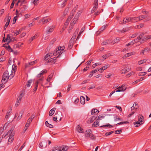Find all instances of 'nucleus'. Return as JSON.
<instances>
[{
	"label": "nucleus",
	"mask_w": 151,
	"mask_h": 151,
	"mask_svg": "<svg viewBox=\"0 0 151 151\" xmlns=\"http://www.w3.org/2000/svg\"><path fill=\"white\" fill-rule=\"evenodd\" d=\"M65 48V47L64 46L58 47V48H57L52 53L53 55L56 56L59 54V55L57 56V58L59 57L60 55L63 53V51Z\"/></svg>",
	"instance_id": "1"
},
{
	"label": "nucleus",
	"mask_w": 151,
	"mask_h": 151,
	"mask_svg": "<svg viewBox=\"0 0 151 151\" xmlns=\"http://www.w3.org/2000/svg\"><path fill=\"white\" fill-rule=\"evenodd\" d=\"M12 78H11V74L9 76L8 71L6 70L3 74L1 81L4 82V83H5L7 82L8 79H11Z\"/></svg>",
	"instance_id": "2"
},
{
	"label": "nucleus",
	"mask_w": 151,
	"mask_h": 151,
	"mask_svg": "<svg viewBox=\"0 0 151 151\" xmlns=\"http://www.w3.org/2000/svg\"><path fill=\"white\" fill-rule=\"evenodd\" d=\"M126 87L125 86H124L122 85L121 86H119L115 89V90L111 92L110 93L109 96H111L115 92H118L121 91H124L126 90Z\"/></svg>",
	"instance_id": "3"
},
{
	"label": "nucleus",
	"mask_w": 151,
	"mask_h": 151,
	"mask_svg": "<svg viewBox=\"0 0 151 151\" xmlns=\"http://www.w3.org/2000/svg\"><path fill=\"white\" fill-rule=\"evenodd\" d=\"M131 19H118V22L120 24H124L129 22Z\"/></svg>",
	"instance_id": "4"
},
{
	"label": "nucleus",
	"mask_w": 151,
	"mask_h": 151,
	"mask_svg": "<svg viewBox=\"0 0 151 151\" xmlns=\"http://www.w3.org/2000/svg\"><path fill=\"white\" fill-rule=\"evenodd\" d=\"M16 70V66L13 65L12 67V73L11 74V77L13 78L14 75V73Z\"/></svg>",
	"instance_id": "5"
},
{
	"label": "nucleus",
	"mask_w": 151,
	"mask_h": 151,
	"mask_svg": "<svg viewBox=\"0 0 151 151\" xmlns=\"http://www.w3.org/2000/svg\"><path fill=\"white\" fill-rule=\"evenodd\" d=\"M68 149L67 146L63 145L60 147L58 151H66Z\"/></svg>",
	"instance_id": "6"
},
{
	"label": "nucleus",
	"mask_w": 151,
	"mask_h": 151,
	"mask_svg": "<svg viewBox=\"0 0 151 151\" xmlns=\"http://www.w3.org/2000/svg\"><path fill=\"white\" fill-rule=\"evenodd\" d=\"M77 7H78L77 6H76L72 10V12L70 13V15L69 17V19H72V18L73 17V16L74 15V14L75 12L76 11L77 9Z\"/></svg>",
	"instance_id": "7"
},
{
	"label": "nucleus",
	"mask_w": 151,
	"mask_h": 151,
	"mask_svg": "<svg viewBox=\"0 0 151 151\" xmlns=\"http://www.w3.org/2000/svg\"><path fill=\"white\" fill-rule=\"evenodd\" d=\"M135 54V52H132L129 53H127L125 54L124 56L122 57L123 59H125L126 58L132 55H134Z\"/></svg>",
	"instance_id": "8"
},
{
	"label": "nucleus",
	"mask_w": 151,
	"mask_h": 151,
	"mask_svg": "<svg viewBox=\"0 0 151 151\" xmlns=\"http://www.w3.org/2000/svg\"><path fill=\"white\" fill-rule=\"evenodd\" d=\"M3 47L6 48L7 50H8L9 52H12L13 50L10 47V46L8 44H4L3 45Z\"/></svg>",
	"instance_id": "9"
},
{
	"label": "nucleus",
	"mask_w": 151,
	"mask_h": 151,
	"mask_svg": "<svg viewBox=\"0 0 151 151\" xmlns=\"http://www.w3.org/2000/svg\"><path fill=\"white\" fill-rule=\"evenodd\" d=\"M138 104L136 103H134L132 106L131 107V110L132 111L134 110L136 111V109L138 108Z\"/></svg>",
	"instance_id": "10"
},
{
	"label": "nucleus",
	"mask_w": 151,
	"mask_h": 151,
	"mask_svg": "<svg viewBox=\"0 0 151 151\" xmlns=\"http://www.w3.org/2000/svg\"><path fill=\"white\" fill-rule=\"evenodd\" d=\"M54 28L55 27L54 26H52L49 27L47 29L46 31V32L48 33L52 32L53 31Z\"/></svg>",
	"instance_id": "11"
},
{
	"label": "nucleus",
	"mask_w": 151,
	"mask_h": 151,
	"mask_svg": "<svg viewBox=\"0 0 151 151\" xmlns=\"http://www.w3.org/2000/svg\"><path fill=\"white\" fill-rule=\"evenodd\" d=\"M43 78H42L37 80L36 83V84L38 85V84H40L42 86H43L42 83L43 81Z\"/></svg>",
	"instance_id": "12"
},
{
	"label": "nucleus",
	"mask_w": 151,
	"mask_h": 151,
	"mask_svg": "<svg viewBox=\"0 0 151 151\" xmlns=\"http://www.w3.org/2000/svg\"><path fill=\"white\" fill-rule=\"evenodd\" d=\"M77 131L79 133H82L83 132V129L80 125H78L76 127Z\"/></svg>",
	"instance_id": "13"
},
{
	"label": "nucleus",
	"mask_w": 151,
	"mask_h": 151,
	"mask_svg": "<svg viewBox=\"0 0 151 151\" xmlns=\"http://www.w3.org/2000/svg\"><path fill=\"white\" fill-rule=\"evenodd\" d=\"M92 132L91 130H86L85 133V136L86 137H89Z\"/></svg>",
	"instance_id": "14"
},
{
	"label": "nucleus",
	"mask_w": 151,
	"mask_h": 151,
	"mask_svg": "<svg viewBox=\"0 0 151 151\" xmlns=\"http://www.w3.org/2000/svg\"><path fill=\"white\" fill-rule=\"evenodd\" d=\"M99 122L96 119V121L94 122L92 125L93 127H96L99 125Z\"/></svg>",
	"instance_id": "15"
},
{
	"label": "nucleus",
	"mask_w": 151,
	"mask_h": 151,
	"mask_svg": "<svg viewBox=\"0 0 151 151\" xmlns=\"http://www.w3.org/2000/svg\"><path fill=\"white\" fill-rule=\"evenodd\" d=\"M24 93L23 92H22L20 93V96L17 99V102L18 103H20L21 99H22L23 96H24Z\"/></svg>",
	"instance_id": "16"
},
{
	"label": "nucleus",
	"mask_w": 151,
	"mask_h": 151,
	"mask_svg": "<svg viewBox=\"0 0 151 151\" xmlns=\"http://www.w3.org/2000/svg\"><path fill=\"white\" fill-rule=\"evenodd\" d=\"M56 108H54L52 109L49 111V114L50 116H52L53 114H54L55 111L56 109Z\"/></svg>",
	"instance_id": "17"
},
{
	"label": "nucleus",
	"mask_w": 151,
	"mask_h": 151,
	"mask_svg": "<svg viewBox=\"0 0 151 151\" xmlns=\"http://www.w3.org/2000/svg\"><path fill=\"white\" fill-rule=\"evenodd\" d=\"M14 135L12 134L11 136H9V138L8 140V145L10 144L9 142H12L14 140Z\"/></svg>",
	"instance_id": "18"
},
{
	"label": "nucleus",
	"mask_w": 151,
	"mask_h": 151,
	"mask_svg": "<svg viewBox=\"0 0 151 151\" xmlns=\"http://www.w3.org/2000/svg\"><path fill=\"white\" fill-rule=\"evenodd\" d=\"M129 30V29L128 28H124L122 30H119L118 32L122 33L126 32H128Z\"/></svg>",
	"instance_id": "19"
},
{
	"label": "nucleus",
	"mask_w": 151,
	"mask_h": 151,
	"mask_svg": "<svg viewBox=\"0 0 151 151\" xmlns=\"http://www.w3.org/2000/svg\"><path fill=\"white\" fill-rule=\"evenodd\" d=\"M106 28V26L105 25L103 26L97 32V33L98 34H99L101 32L103 31Z\"/></svg>",
	"instance_id": "20"
},
{
	"label": "nucleus",
	"mask_w": 151,
	"mask_h": 151,
	"mask_svg": "<svg viewBox=\"0 0 151 151\" xmlns=\"http://www.w3.org/2000/svg\"><path fill=\"white\" fill-rule=\"evenodd\" d=\"M150 39H151V35L145 36L144 38L142 39V41H141V43H142L144 41Z\"/></svg>",
	"instance_id": "21"
},
{
	"label": "nucleus",
	"mask_w": 151,
	"mask_h": 151,
	"mask_svg": "<svg viewBox=\"0 0 151 151\" xmlns=\"http://www.w3.org/2000/svg\"><path fill=\"white\" fill-rule=\"evenodd\" d=\"M13 128H12L11 129L7 132V134H6V135L5 136H6V135H9V136H10L11 135H12V134H13V135H14V133H13Z\"/></svg>",
	"instance_id": "22"
},
{
	"label": "nucleus",
	"mask_w": 151,
	"mask_h": 151,
	"mask_svg": "<svg viewBox=\"0 0 151 151\" xmlns=\"http://www.w3.org/2000/svg\"><path fill=\"white\" fill-rule=\"evenodd\" d=\"M13 128H12L11 129L7 132V134H6V135L5 136H6V135H9V136H10L11 135H12V134H13V135H14V133H13Z\"/></svg>",
	"instance_id": "23"
},
{
	"label": "nucleus",
	"mask_w": 151,
	"mask_h": 151,
	"mask_svg": "<svg viewBox=\"0 0 151 151\" xmlns=\"http://www.w3.org/2000/svg\"><path fill=\"white\" fill-rule=\"evenodd\" d=\"M13 128H12L11 129L7 132V134H6V135L5 136H6V135H9V136H10L11 135H12V134H13V135H14V133H13Z\"/></svg>",
	"instance_id": "24"
},
{
	"label": "nucleus",
	"mask_w": 151,
	"mask_h": 151,
	"mask_svg": "<svg viewBox=\"0 0 151 151\" xmlns=\"http://www.w3.org/2000/svg\"><path fill=\"white\" fill-rule=\"evenodd\" d=\"M57 58L56 57V58H53L50 59L48 60L49 62L52 63H55L56 61V59Z\"/></svg>",
	"instance_id": "25"
},
{
	"label": "nucleus",
	"mask_w": 151,
	"mask_h": 151,
	"mask_svg": "<svg viewBox=\"0 0 151 151\" xmlns=\"http://www.w3.org/2000/svg\"><path fill=\"white\" fill-rule=\"evenodd\" d=\"M139 122H142L144 120V118L143 116L141 114H139L138 116Z\"/></svg>",
	"instance_id": "26"
},
{
	"label": "nucleus",
	"mask_w": 151,
	"mask_h": 151,
	"mask_svg": "<svg viewBox=\"0 0 151 151\" xmlns=\"http://www.w3.org/2000/svg\"><path fill=\"white\" fill-rule=\"evenodd\" d=\"M150 49L149 48L147 47L145 48L141 51V52H140V54L142 55H144V52H145L146 51H150Z\"/></svg>",
	"instance_id": "27"
},
{
	"label": "nucleus",
	"mask_w": 151,
	"mask_h": 151,
	"mask_svg": "<svg viewBox=\"0 0 151 151\" xmlns=\"http://www.w3.org/2000/svg\"><path fill=\"white\" fill-rule=\"evenodd\" d=\"M81 103V104H84L85 102V99L83 96H81L80 97Z\"/></svg>",
	"instance_id": "28"
},
{
	"label": "nucleus",
	"mask_w": 151,
	"mask_h": 151,
	"mask_svg": "<svg viewBox=\"0 0 151 151\" xmlns=\"http://www.w3.org/2000/svg\"><path fill=\"white\" fill-rule=\"evenodd\" d=\"M142 122H139V120L138 121L135 122H134V124L135 126L136 127H138L140 125L142 124Z\"/></svg>",
	"instance_id": "29"
},
{
	"label": "nucleus",
	"mask_w": 151,
	"mask_h": 151,
	"mask_svg": "<svg viewBox=\"0 0 151 151\" xmlns=\"http://www.w3.org/2000/svg\"><path fill=\"white\" fill-rule=\"evenodd\" d=\"M111 56V54L110 53H108L106 54L103 55L102 56V57L103 58H104V59H103L102 60H104L105 59H106L107 58Z\"/></svg>",
	"instance_id": "30"
},
{
	"label": "nucleus",
	"mask_w": 151,
	"mask_h": 151,
	"mask_svg": "<svg viewBox=\"0 0 151 151\" xmlns=\"http://www.w3.org/2000/svg\"><path fill=\"white\" fill-rule=\"evenodd\" d=\"M111 40H106V41L103 42L102 43L101 45H106L108 44H109L110 43Z\"/></svg>",
	"instance_id": "31"
},
{
	"label": "nucleus",
	"mask_w": 151,
	"mask_h": 151,
	"mask_svg": "<svg viewBox=\"0 0 151 151\" xmlns=\"http://www.w3.org/2000/svg\"><path fill=\"white\" fill-rule=\"evenodd\" d=\"M70 19H67L66 22L65 23V24L63 28V30H64L68 25V23L70 22Z\"/></svg>",
	"instance_id": "32"
},
{
	"label": "nucleus",
	"mask_w": 151,
	"mask_h": 151,
	"mask_svg": "<svg viewBox=\"0 0 151 151\" xmlns=\"http://www.w3.org/2000/svg\"><path fill=\"white\" fill-rule=\"evenodd\" d=\"M23 113V112L22 111H21L19 112V115L17 118V120L19 121L21 119Z\"/></svg>",
	"instance_id": "33"
},
{
	"label": "nucleus",
	"mask_w": 151,
	"mask_h": 151,
	"mask_svg": "<svg viewBox=\"0 0 151 151\" xmlns=\"http://www.w3.org/2000/svg\"><path fill=\"white\" fill-rule=\"evenodd\" d=\"M5 40H6V41L8 43H9L11 41L10 36L9 34L7 35V37L5 39Z\"/></svg>",
	"instance_id": "34"
},
{
	"label": "nucleus",
	"mask_w": 151,
	"mask_h": 151,
	"mask_svg": "<svg viewBox=\"0 0 151 151\" xmlns=\"http://www.w3.org/2000/svg\"><path fill=\"white\" fill-rule=\"evenodd\" d=\"M48 20V19H40L39 21V23H41L42 24L46 23L49 21Z\"/></svg>",
	"instance_id": "35"
},
{
	"label": "nucleus",
	"mask_w": 151,
	"mask_h": 151,
	"mask_svg": "<svg viewBox=\"0 0 151 151\" xmlns=\"http://www.w3.org/2000/svg\"><path fill=\"white\" fill-rule=\"evenodd\" d=\"M99 111L98 110L96 109H93L91 111V114L93 115L94 113H98Z\"/></svg>",
	"instance_id": "36"
},
{
	"label": "nucleus",
	"mask_w": 151,
	"mask_h": 151,
	"mask_svg": "<svg viewBox=\"0 0 151 151\" xmlns=\"http://www.w3.org/2000/svg\"><path fill=\"white\" fill-rule=\"evenodd\" d=\"M77 20L76 19H72L71 21L70 25L73 27L74 24H75L77 22Z\"/></svg>",
	"instance_id": "37"
},
{
	"label": "nucleus",
	"mask_w": 151,
	"mask_h": 151,
	"mask_svg": "<svg viewBox=\"0 0 151 151\" xmlns=\"http://www.w3.org/2000/svg\"><path fill=\"white\" fill-rule=\"evenodd\" d=\"M144 35L143 34H141L140 35L137 37V39L138 40H140L139 42L141 43V41H142V40H141V39L142 38V37Z\"/></svg>",
	"instance_id": "38"
},
{
	"label": "nucleus",
	"mask_w": 151,
	"mask_h": 151,
	"mask_svg": "<svg viewBox=\"0 0 151 151\" xmlns=\"http://www.w3.org/2000/svg\"><path fill=\"white\" fill-rule=\"evenodd\" d=\"M10 19H8L4 27V29H6V28L7 27H8V25L9 24L10 22Z\"/></svg>",
	"instance_id": "39"
},
{
	"label": "nucleus",
	"mask_w": 151,
	"mask_h": 151,
	"mask_svg": "<svg viewBox=\"0 0 151 151\" xmlns=\"http://www.w3.org/2000/svg\"><path fill=\"white\" fill-rule=\"evenodd\" d=\"M81 11H79L77 12V13L76 14V15L75 16V18H74V19H77V18L79 17V16L81 15Z\"/></svg>",
	"instance_id": "40"
},
{
	"label": "nucleus",
	"mask_w": 151,
	"mask_h": 151,
	"mask_svg": "<svg viewBox=\"0 0 151 151\" xmlns=\"http://www.w3.org/2000/svg\"><path fill=\"white\" fill-rule=\"evenodd\" d=\"M127 72L126 68H124L120 71V73L122 74H124Z\"/></svg>",
	"instance_id": "41"
},
{
	"label": "nucleus",
	"mask_w": 151,
	"mask_h": 151,
	"mask_svg": "<svg viewBox=\"0 0 151 151\" xmlns=\"http://www.w3.org/2000/svg\"><path fill=\"white\" fill-rule=\"evenodd\" d=\"M12 112L11 111H8L7 113L6 114V115L5 119H7L9 118V116H10V114H11Z\"/></svg>",
	"instance_id": "42"
},
{
	"label": "nucleus",
	"mask_w": 151,
	"mask_h": 151,
	"mask_svg": "<svg viewBox=\"0 0 151 151\" xmlns=\"http://www.w3.org/2000/svg\"><path fill=\"white\" fill-rule=\"evenodd\" d=\"M104 118V116H101V115H99L98 116L96 117V119H97V120H98L99 121L101 120Z\"/></svg>",
	"instance_id": "43"
},
{
	"label": "nucleus",
	"mask_w": 151,
	"mask_h": 151,
	"mask_svg": "<svg viewBox=\"0 0 151 151\" xmlns=\"http://www.w3.org/2000/svg\"><path fill=\"white\" fill-rule=\"evenodd\" d=\"M45 124L48 127L50 128H52L53 127V126L52 124H50L48 123V122L47 121H46L45 122Z\"/></svg>",
	"instance_id": "44"
},
{
	"label": "nucleus",
	"mask_w": 151,
	"mask_h": 151,
	"mask_svg": "<svg viewBox=\"0 0 151 151\" xmlns=\"http://www.w3.org/2000/svg\"><path fill=\"white\" fill-rule=\"evenodd\" d=\"M109 127V128H111L113 127V126L110 124H108L107 125H103L100 127Z\"/></svg>",
	"instance_id": "45"
},
{
	"label": "nucleus",
	"mask_w": 151,
	"mask_h": 151,
	"mask_svg": "<svg viewBox=\"0 0 151 151\" xmlns=\"http://www.w3.org/2000/svg\"><path fill=\"white\" fill-rule=\"evenodd\" d=\"M73 45V43L72 42H71L70 41V43L69 44V45L68 46V49H69V50L72 47Z\"/></svg>",
	"instance_id": "46"
},
{
	"label": "nucleus",
	"mask_w": 151,
	"mask_h": 151,
	"mask_svg": "<svg viewBox=\"0 0 151 151\" xmlns=\"http://www.w3.org/2000/svg\"><path fill=\"white\" fill-rule=\"evenodd\" d=\"M101 65V63H95L94 64H93L92 65V67L93 68H94L96 66H97V65Z\"/></svg>",
	"instance_id": "47"
},
{
	"label": "nucleus",
	"mask_w": 151,
	"mask_h": 151,
	"mask_svg": "<svg viewBox=\"0 0 151 151\" xmlns=\"http://www.w3.org/2000/svg\"><path fill=\"white\" fill-rule=\"evenodd\" d=\"M96 119V117L94 116H93L91 118H90V122L91 123L93 122L94 120Z\"/></svg>",
	"instance_id": "48"
},
{
	"label": "nucleus",
	"mask_w": 151,
	"mask_h": 151,
	"mask_svg": "<svg viewBox=\"0 0 151 151\" xmlns=\"http://www.w3.org/2000/svg\"><path fill=\"white\" fill-rule=\"evenodd\" d=\"M20 31L19 30H18L15 31L14 32H13V33H14V35H17L21 33Z\"/></svg>",
	"instance_id": "49"
},
{
	"label": "nucleus",
	"mask_w": 151,
	"mask_h": 151,
	"mask_svg": "<svg viewBox=\"0 0 151 151\" xmlns=\"http://www.w3.org/2000/svg\"><path fill=\"white\" fill-rule=\"evenodd\" d=\"M146 62V60L145 59H144L141 60H140L138 62L139 65L143 63H145Z\"/></svg>",
	"instance_id": "50"
},
{
	"label": "nucleus",
	"mask_w": 151,
	"mask_h": 151,
	"mask_svg": "<svg viewBox=\"0 0 151 151\" xmlns=\"http://www.w3.org/2000/svg\"><path fill=\"white\" fill-rule=\"evenodd\" d=\"M51 55L50 54H47L44 57V60H47L49 58H50V57H51Z\"/></svg>",
	"instance_id": "51"
},
{
	"label": "nucleus",
	"mask_w": 151,
	"mask_h": 151,
	"mask_svg": "<svg viewBox=\"0 0 151 151\" xmlns=\"http://www.w3.org/2000/svg\"><path fill=\"white\" fill-rule=\"evenodd\" d=\"M129 123L128 121L124 122H121L119 123H118L116 125V126L120 124H127Z\"/></svg>",
	"instance_id": "52"
},
{
	"label": "nucleus",
	"mask_w": 151,
	"mask_h": 151,
	"mask_svg": "<svg viewBox=\"0 0 151 151\" xmlns=\"http://www.w3.org/2000/svg\"><path fill=\"white\" fill-rule=\"evenodd\" d=\"M98 0H95L94 2V6L98 7Z\"/></svg>",
	"instance_id": "53"
},
{
	"label": "nucleus",
	"mask_w": 151,
	"mask_h": 151,
	"mask_svg": "<svg viewBox=\"0 0 151 151\" xmlns=\"http://www.w3.org/2000/svg\"><path fill=\"white\" fill-rule=\"evenodd\" d=\"M69 9V8H67L65 10V11L63 13V15L64 16H65L67 14Z\"/></svg>",
	"instance_id": "54"
},
{
	"label": "nucleus",
	"mask_w": 151,
	"mask_h": 151,
	"mask_svg": "<svg viewBox=\"0 0 151 151\" xmlns=\"http://www.w3.org/2000/svg\"><path fill=\"white\" fill-rule=\"evenodd\" d=\"M25 1V0H18L16 5L17 6L19 3H21V4H22Z\"/></svg>",
	"instance_id": "55"
},
{
	"label": "nucleus",
	"mask_w": 151,
	"mask_h": 151,
	"mask_svg": "<svg viewBox=\"0 0 151 151\" xmlns=\"http://www.w3.org/2000/svg\"><path fill=\"white\" fill-rule=\"evenodd\" d=\"M109 67V66L108 64L106 65H105L103 66L102 67V69H103V70H104L106 69Z\"/></svg>",
	"instance_id": "56"
},
{
	"label": "nucleus",
	"mask_w": 151,
	"mask_h": 151,
	"mask_svg": "<svg viewBox=\"0 0 151 151\" xmlns=\"http://www.w3.org/2000/svg\"><path fill=\"white\" fill-rule=\"evenodd\" d=\"M89 137L91 138V139H94L96 138L95 136L94 135L92 134V133L91 134Z\"/></svg>",
	"instance_id": "57"
},
{
	"label": "nucleus",
	"mask_w": 151,
	"mask_h": 151,
	"mask_svg": "<svg viewBox=\"0 0 151 151\" xmlns=\"http://www.w3.org/2000/svg\"><path fill=\"white\" fill-rule=\"evenodd\" d=\"M32 80H29L27 82V87H29L30 86V83H32Z\"/></svg>",
	"instance_id": "58"
},
{
	"label": "nucleus",
	"mask_w": 151,
	"mask_h": 151,
	"mask_svg": "<svg viewBox=\"0 0 151 151\" xmlns=\"http://www.w3.org/2000/svg\"><path fill=\"white\" fill-rule=\"evenodd\" d=\"M6 59V57H2L0 58V62H3L5 61Z\"/></svg>",
	"instance_id": "59"
},
{
	"label": "nucleus",
	"mask_w": 151,
	"mask_h": 151,
	"mask_svg": "<svg viewBox=\"0 0 151 151\" xmlns=\"http://www.w3.org/2000/svg\"><path fill=\"white\" fill-rule=\"evenodd\" d=\"M52 75H49L47 79V82H50V80L52 79Z\"/></svg>",
	"instance_id": "60"
},
{
	"label": "nucleus",
	"mask_w": 151,
	"mask_h": 151,
	"mask_svg": "<svg viewBox=\"0 0 151 151\" xmlns=\"http://www.w3.org/2000/svg\"><path fill=\"white\" fill-rule=\"evenodd\" d=\"M138 35L137 33H135L134 34H133L130 37V38H134Z\"/></svg>",
	"instance_id": "61"
},
{
	"label": "nucleus",
	"mask_w": 151,
	"mask_h": 151,
	"mask_svg": "<svg viewBox=\"0 0 151 151\" xmlns=\"http://www.w3.org/2000/svg\"><path fill=\"white\" fill-rule=\"evenodd\" d=\"M114 133V131H111V132H107L106 133L105 135L106 136L109 135L111 134H112V133Z\"/></svg>",
	"instance_id": "62"
},
{
	"label": "nucleus",
	"mask_w": 151,
	"mask_h": 151,
	"mask_svg": "<svg viewBox=\"0 0 151 151\" xmlns=\"http://www.w3.org/2000/svg\"><path fill=\"white\" fill-rule=\"evenodd\" d=\"M97 7L94 6L93 8L91 10V13H93L96 10Z\"/></svg>",
	"instance_id": "63"
},
{
	"label": "nucleus",
	"mask_w": 151,
	"mask_h": 151,
	"mask_svg": "<svg viewBox=\"0 0 151 151\" xmlns=\"http://www.w3.org/2000/svg\"><path fill=\"white\" fill-rule=\"evenodd\" d=\"M146 74V72H140L139 74V76H145Z\"/></svg>",
	"instance_id": "64"
}]
</instances>
